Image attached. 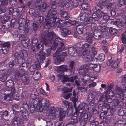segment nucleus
Instances as JSON below:
<instances>
[{
  "instance_id": "f257e3e1",
  "label": "nucleus",
  "mask_w": 126,
  "mask_h": 126,
  "mask_svg": "<svg viewBox=\"0 0 126 126\" xmlns=\"http://www.w3.org/2000/svg\"><path fill=\"white\" fill-rule=\"evenodd\" d=\"M45 35V37L42 39L40 43L37 46H35L34 42V40H32L31 48L33 51H36L38 50H43L45 47L47 56H48L50 54V50L55 49L56 47L59 44L60 47L57 48L55 53L56 57L55 63L56 64H59L64 61V58L67 54L66 52L62 53L61 52L63 45L62 40L59 37H56V34L52 31L49 32L47 31H46Z\"/></svg>"
},
{
  "instance_id": "f03ea898",
  "label": "nucleus",
  "mask_w": 126,
  "mask_h": 126,
  "mask_svg": "<svg viewBox=\"0 0 126 126\" xmlns=\"http://www.w3.org/2000/svg\"><path fill=\"white\" fill-rule=\"evenodd\" d=\"M89 108L85 104L79 105V108L76 109V111L71 117V119L74 120V122L76 123L79 121H80L81 126H85L87 122V112Z\"/></svg>"
},
{
  "instance_id": "7ed1b4c3",
  "label": "nucleus",
  "mask_w": 126,
  "mask_h": 126,
  "mask_svg": "<svg viewBox=\"0 0 126 126\" xmlns=\"http://www.w3.org/2000/svg\"><path fill=\"white\" fill-rule=\"evenodd\" d=\"M57 13L55 10L50 9L49 10L45 18V25L44 26L45 28L48 29L51 27H54L55 25L60 28L66 26V22L57 18L56 16Z\"/></svg>"
},
{
  "instance_id": "20e7f679",
  "label": "nucleus",
  "mask_w": 126,
  "mask_h": 126,
  "mask_svg": "<svg viewBox=\"0 0 126 126\" xmlns=\"http://www.w3.org/2000/svg\"><path fill=\"white\" fill-rule=\"evenodd\" d=\"M107 3H108L107 5L109 7L111 5V3L110 1L107 0H101L99 3L96 5L95 7L96 12L92 14V17H91L92 19L93 18L95 21L97 20L99 18L101 17L102 14L106 13V12H104L102 11V10L104 11L103 9H105L106 8L104 7H104L102 6H102L107 5Z\"/></svg>"
},
{
  "instance_id": "39448f33",
  "label": "nucleus",
  "mask_w": 126,
  "mask_h": 126,
  "mask_svg": "<svg viewBox=\"0 0 126 126\" xmlns=\"http://www.w3.org/2000/svg\"><path fill=\"white\" fill-rule=\"evenodd\" d=\"M104 96L102 95L99 98V101L98 102V105H96L97 107H94L92 109V111L94 114H96L98 112L100 111L99 109L102 108L103 111H106L108 110L110 108L109 104L104 103L105 98L103 97Z\"/></svg>"
},
{
  "instance_id": "423d86ee",
  "label": "nucleus",
  "mask_w": 126,
  "mask_h": 126,
  "mask_svg": "<svg viewBox=\"0 0 126 126\" xmlns=\"http://www.w3.org/2000/svg\"><path fill=\"white\" fill-rule=\"evenodd\" d=\"M71 0H65L63 1L59 4L58 9L60 11H62L64 8V7L67 9V10L70 11L72 8L77 7L78 5V3L77 0H73L70 2Z\"/></svg>"
},
{
  "instance_id": "0eeeda50",
  "label": "nucleus",
  "mask_w": 126,
  "mask_h": 126,
  "mask_svg": "<svg viewBox=\"0 0 126 126\" xmlns=\"http://www.w3.org/2000/svg\"><path fill=\"white\" fill-rule=\"evenodd\" d=\"M50 109L51 110H54L51 111V113L53 114V115H54L55 117L59 118L60 121H61L62 119L64 117L66 112L62 108L56 107L55 109L54 107H52Z\"/></svg>"
},
{
  "instance_id": "6e6552de",
  "label": "nucleus",
  "mask_w": 126,
  "mask_h": 126,
  "mask_svg": "<svg viewBox=\"0 0 126 126\" xmlns=\"http://www.w3.org/2000/svg\"><path fill=\"white\" fill-rule=\"evenodd\" d=\"M84 13H81L79 15V18L81 20L83 21L86 18V20L84 22L85 24H87L91 23L92 21V18L89 15L91 14L90 10H87L84 11Z\"/></svg>"
},
{
  "instance_id": "1a4fd4ad",
  "label": "nucleus",
  "mask_w": 126,
  "mask_h": 126,
  "mask_svg": "<svg viewBox=\"0 0 126 126\" xmlns=\"http://www.w3.org/2000/svg\"><path fill=\"white\" fill-rule=\"evenodd\" d=\"M47 4L44 2L43 4L37 6L35 7V10L31 9L29 10V13L34 16H37L39 15L40 11H42V10L45 9L46 7Z\"/></svg>"
},
{
  "instance_id": "9d476101",
  "label": "nucleus",
  "mask_w": 126,
  "mask_h": 126,
  "mask_svg": "<svg viewBox=\"0 0 126 126\" xmlns=\"http://www.w3.org/2000/svg\"><path fill=\"white\" fill-rule=\"evenodd\" d=\"M89 46V45L88 44L85 43L82 46V49L84 50L83 51V52L82 53L81 51V52L80 51L79 52H80V54H81V55H83V58L85 61H88L90 60V58L89 57H86V56L90 53L89 51L88 50Z\"/></svg>"
},
{
  "instance_id": "9b49d317",
  "label": "nucleus",
  "mask_w": 126,
  "mask_h": 126,
  "mask_svg": "<svg viewBox=\"0 0 126 126\" xmlns=\"http://www.w3.org/2000/svg\"><path fill=\"white\" fill-rule=\"evenodd\" d=\"M69 75H66V76L64 75L63 73L62 74H60L58 75V77L59 79H62V82L64 83V82L68 81L73 82L74 80L76 79H77L78 76L76 75L75 77H69Z\"/></svg>"
},
{
  "instance_id": "f8f14e48",
  "label": "nucleus",
  "mask_w": 126,
  "mask_h": 126,
  "mask_svg": "<svg viewBox=\"0 0 126 126\" xmlns=\"http://www.w3.org/2000/svg\"><path fill=\"white\" fill-rule=\"evenodd\" d=\"M107 3V5H102V6L103 7H104H104L105 8H106V9H103L104 10V11L103 10L102 11L103 12H106V13H104L102 15H103V18L105 20H108L110 18V17L108 15H105V14L106 13H109V12L107 13V11H108V7L110 8V10H109V12L111 14L112 16H114L115 14V12L114 11L112 10V7L113 5H112L111 3V5L109 7L107 5L108 3Z\"/></svg>"
},
{
  "instance_id": "ddd939ff",
  "label": "nucleus",
  "mask_w": 126,
  "mask_h": 126,
  "mask_svg": "<svg viewBox=\"0 0 126 126\" xmlns=\"http://www.w3.org/2000/svg\"><path fill=\"white\" fill-rule=\"evenodd\" d=\"M13 74H14L16 79H19L21 78L22 80L25 85H26L28 84L29 82V80L26 78L24 75H22L19 72H17L15 73L14 71L13 72Z\"/></svg>"
},
{
  "instance_id": "4468645a",
  "label": "nucleus",
  "mask_w": 126,
  "mask_h": 126,
  "mask_svg": "<svg viewBox=\"0 0 126 126\" xmlns=\"http://www.w3.org/2000/svg\"><path fill=\"white\" fill-rule=\"evenodd\" d=\"M73 95L74 96L70 98V99L71 101H72L73 102L74 104V107L75 109V111H76V109H78L79 108V105H82V104H85L87 105V106L88 107H89L88 105L87 104L83 102L79 104L78 106V108H77L76 107L77 104L76 103V102L78 101L79 98L78 96H76V92L75 90H74L73 91Z\"/></svg>"
},
{
  "instance_id": "2eb2a0df",
  "label": "nucleus",
  "mask_w": 126,
  "mask_h": 126,
  "mask_svg": "<svg viewBox=\"0 0 126 126\" xmlns=\"http://www.w3.org/2000/svg\"><path fill=\"white\" fill-rule=\"evenodd\" d=\"M91 50L92 52H91V56L89 55L90 54H89L88 55H87L86 56V57H89L90 58V60L89 61H84L85 62H91V61L95 62H96L97 60V59L95 58H93L94 57L95 55L97 53L96 50L95 49V48L92 47L91 48Z\"/></svg>"
},
{
  "instance_id": "dca6fc26",
  "label": "nucleus",
  "mask_w": 126,
  "mask_h": 126,
  "mask_svg": "<svg viewBox=\"0 0 126 126\" xmlns=\"http://www.w3.org/2000/svg\"><path fill=\"white\" fill-rule=\"evenodd\" d=\"M35 57L39 62L42 63L43 61L45 60V54L42 51H40L39 53L36 54Z\"/></svg>"
},
{
  "instance_id": "f3484780",
  "label": "nucleus",
  "mask_w": 126,
  "mask_h": 126,
  "mask_svg": "<svg viewBox=\"0 0 126 126\" xmlns=\"http://www.w3.org/2000/svg\"><path fill=\"white\" fill-rule=\"evenodd\" d=\"M30 21L29 20H27L24 22V26H23V27H24V32L27 34H30L32 32V29L29 28V25Z\"/></svg>"
},
{
  "instance_id": "a211bd4d",
  "label": "nucleus",
  "mask_w": 126,
  "mask_h": 126,
  "mask_svg": "<svg viewBox=\"0 0 126 126\" xmlns=\"http://www.w3.org/2000/svg\"><path fill=\"white\" fill-rule=\"evenodd\" d=\"M68 53L70 55L74 56H76L78 54L79 56L81 55L80 52L78 51L76 49H75L73 47H70L68 49Z\"/></svg>"
},
{
  "instance_id": "6ab92c4d",
  "label": "nucleus",
  "mask_w": 126,
  "mask_h": 126,
  "mask_svg": "<svg viewBox=\"0 0 126 126\" xmlns=\"http://www.w3.org/2000/svg\"><path fill=\"white\" fill-rule=\"evenodd\" d=\"M6 69L1 70L0 71V80L2 82L5 81L7 79V75H6Z\"/></svg>"
},
{
  "instance_id": "aec40b11",
  "label": "nucleus",
  "mask_w": 126,
  "mask_h": 126,
  "mask_svg": "<svg viewBox=\"0 0 126 126\" xmlns=\"http://www.w3.org/2000/svg\"><path fill=\"white\" fill-rule=\"evenodd\" d=\"M18 55L22 60H26V59H27L28 56L27 51L24 49L21 51L20 54H18Z\"/></svg>"
},
{
  "instance_id": "412c9836",
  "label": "nucleus",
  "mask_w": 126,
  "mask_h": 126,
  "mask_svg": "<svg viewBox=\"0 0 126 126\" xmlns=\"http://www.w3.org/2000/svg\"><path fill=\"white\" fill-rule=\"evenodd\" d=\"M125 100L126 99L124 98V96L123 93L119 94V106L122 107L124 106Z\"/></svg>"
},
{
  "instance_id": "4be33fe9",
  "label": "nucleus",
  "mask_w": 126,
  "mask_h": 126,
  "mask_svg": "<svg viewBox=\"0 0 126 126\" xmlns=\"http://www.w3.org/2000/svg\"><path fill=\"white\" fill-rule=\"evenodd\" d=\"M18 54V53H16L15 54V59L12 61L11 63L10 64V65H11L12 66H13L15 65V64L18 63L19 62V59L21 60H22L18 55L17 56Z\"/></svg>"
},
{
  "instance_id": "5701e85b",
  "label": "nucleus",
  "mask_w": 126,
  "mask_h": 126,
  "mask_svg": "<svg viewBox=\"0 0 126 126\" xmlns=\"http://www.w3.org/2000/svg\"><path fill=\"white\" fill-rule=\"evenodd\" d=\"M84 25L79 24L76 27L77 31L78 32L79 34H82L83 31V30L84 28Z\"/></svg>"
},
{
  "instance_id": "b1692460",
  "label": "nucleus",
  "mask_w": 126,
  "mask_h": 126,
  "mask_svg": "<svg viewBox=\"0 0 126 126\" xmlns=\"http://www.w3.org/2000/svg\"><path fill=\"white\" fill-rule=\"evenodd\" d=\"M87 81H86L84 80L83 83H82V85L83 86V87H79L78 89V90H80L81 92H85L87 90L88 86L86 85Z\"/></svg>"
},
{
  "instance_id": "393cba45",
  "label": "nucleus",
  "mask_w": 126,
  "mask_h": 126,
  "mask_svg": "<svg viewBox=\"0 0 126 126\" xmlns=\"http://www.w3.org/2000/svg\"><path fill=\"white\" fill-rule=\"evenodd\" d=\"M62 35L63 36H65L67 35L70 34L71 33V31L68 30L67 29L63 28L61 31Z\"/></svg>"
},
{
  "instance_id": "a878e982",
  "label": "nucleus",
  "mask_w": 126,
  "mask_h": 126,
  "mask_svg": "<svg viewBox=\"0 0 126 126\" xmlns=\"http://www.w3.org/2000/svg\"><path fill=\"white\" fill-rule=\"evenodd\" d=\"M90 68H92L94 71L96 72H99L100 69V66L99 64H94L93 66L91 65L90 66Z\"/></svg>"
},
{
  "instance_id": "bb28decb",
  "label": "nucleus",
  "mask_w": 126,
  "mask_h": 126,
  "mask_svg": "<svg viewBox=\"0 0 126 126\" xmlns=\"http://www.w3.org/2000/svg\"><path fill=\"white\" fill-rule=\"evenodd\" d=\"M11 94L10 93L9 94H8L5 95V96L4 99H6L7 97L9 98L12 97V96H14L15 92L16 91L14 88L13 87L12 88L11 91Z\"/></svg>"
},
{
  "instance_id": "cd10ccee",
  "label": "nucleus",
  "mask_w": 126,
  "mask_h": 126,
  "mask_svg": "<svg viewBox=\"0 0 126 126\" xmlns=\"http://www.w3.org/2000/svg\"><path fill=\"white\" fill-rule=\"evenodd\" d=\"M60 1V0H51L50 3L51 5V7L52 9H55L56 6V4L58 3Z\"/></svg>"
},
{
  "instance_id": "c85d7f7f",
  "label": "nucleus",
  "mask_w": 126,
  "mask_h": 126,
  "mask_svg": "<svg viewBox=\"0 0 126 126\" xmlns=\"http://www.w3.org/2000/svg\"><path fill=\"white\" fill-rule=\"evenodd\" d=\"M74 61H71L69 65V69L68 68L67 72L70 74H71V72H72L74 70Z\"/></svg>"
},
{
  "instance_id": "c756f323",
  "label": "nucleus",
  "mask_w": 126,
  "mask_h": 126,
  "mask_svg": "<svg viewBox=\"0 0 126 126\" xmlns=\"http://www.w3.org/2000/svg\"><path fill=\"white\" fill-rule=\"evenodd\" d=\"M68 68V66L65 65H63L59 67V69L61 72H67V69Z\"/></svg>"
},
{
  "instance_id": "7c9ffc66",
  "label": "nucleus",
  "mask_w": 126,
  "mask_h": 126,
  "mask_svg": "<svg viewBox=\"0 0 126 126\" xmlns=\"http://www.w3.org/2000/svg\"><path fill=\"white\" fill-rule=\"evenodd\" d=\"M34 93H33V92L31 94V97L33 100L36 99L38 95V93L36 89H34Z\"/></svg>"
},
{
  "instance_id": "2f4dec72",
  "label": "nucleus",
  "mask_w": 126,
  "mask_h": 126,
  "mask_svg": "<svg viewBox=\"0 0 126 126\" xmlns=\"http://www.w3.org/2000/svg\"><path fill=\"white\" fill-rule=\"evenodd\" d=\"M30 39L28 38H27L26 40L21 42L23 46L25 48H27L28 47Z\"/></svg>"
},
{
  "instance_id": "473e14b6",
  "label": "nucleus",
  "mask_w": 126,
  "mask_h": 126,
  "mask_svg": "<svg viewBox=\"0 0 126 126\" xmlns=\"http://www.w3.org/2000/svg\"><path fill=\"white\" fill-rule=\"evenodd\" d=\"M96 94V93L94 92H93L92 93H89L88 97V100L90 101H91V100H93L95 99H94V98L95 97V95Z\"/></svg>"
},
{
  "instance_id": "72a5a7b5",
  "label": "nucleus",
  "mask_w": 126,
  "mask_h": 126,
  "mask_svg": "<svg viewBox=\"0 0 126 126\" xmlns=\"http://www.w3.org/2000/svg\"><path fill=\"white\" fill-rule=\"evenodd\" d=\"M121 90H122L123 91L122 92L120 93L119 92V94L123 93V94L124 96V95H126V84H124V85H122V86L121 87Z\"/></svg>"
},
{
  "instance_id": "f704fd0d",
  "label": "nucleus",
  "mask_w": 126,
  "mask_h": 126,
  "mask_svg": "<svg viewBox=\"0 0 126 126\" xmlns=\"http://www.w3.org/2000/svg\"><path fill=\"white\" fill-rule=\"evenodd\" d=\"M72 87L71 89L67 87L64 86L63 87V94H65L69 92H71L72 91Z\"/></svg>"
},
{
  "instance_id": "c9c22d12",
  "label": "nucleus",
  "mask_w": 126,
  "mask_h": 126,
  "mask_svg": "<svg viewBox=\"0 0 126 126\" xmlns=\"http://www.w3.org/2000/svg\"><path fill=\"white\" fill-rule=\"evenodd\" d=\"M42 104H44V106L46 107H48L49 105V100L46 98H43L41 102Z\"/></svg>"
},
{
  "instance_id": "e433bc0d",
  "label": "nucleus",
  "mask_w": 126,
  "mask_h": 126,
  "mask_svg": "<svg viewBox=\"0 0 126 126\" xmlns=\"http://www.w3.org/2000/svg\"><path fill=\"white\" fill-rule=\"evenodd\" d=\"M124 28L123 26L122 25V21H119V33L120 32H124V30L123 29Z\"/></svg>"
},
{
  "instance_id": "4c0bfd02",
  "label": "nucleus",
  "mask_w": 126,
  "mask_h": 126,
  "mask_svg": "<svg viewBox=\"0 0 126 126\" xmlns=\"http://www.w3.org/2000/svg\"><path fill=\"white\" fill-rule=\"evenodd\" d=\"M89 110L87 112L88 115V118L89 119V122H91L94 121V118L92 116V114L90 113L89 111Z\"/></svg>"
},
{
  "instance_id": "58836bf2",
  "label": "nucleus",
  "mask_w": 126,
  "mask_h": 126,
  "mask_svg": "<svg viewBox=\"0 0 126 126\" xmlns=\"http://www.w3.org/2000/svg\"><path fill=\"white\" fill-rule=\"evenodd\" d=\"M13 82L12 80H9L7 81L6 83V86L9 88L11 87L13 85Z\"/></svg>"
},
{
  "instance_id": "ea45409f",
  "label": "nucleus",
  "mask_w": 126,
  "mask_h": 126,
  "mask_svg": "<svg viewBox=\"0 0 126 126\" xmlns=\"http://www.w3.org/2000/svg\"><path fill=\"white\" fill-rule=\"evenodd\" d=\"M0 48H1V49L0 50H1L3 54H5L8 52L9 50L8 48L7 47L1 46Z\"/></svg>"
},
{
  "instance_id": "a19ab883",
  "label": "nucleus",
  "mask_w": 126,
  "mask_h": 126,
  "mask_svg": "<svg viewBox=\"0 0 126 126\" xmlns=\"http://www.w3.org/2000/svg\"><path fill=\"white\" fill-rule=\"evenodd\" d=\"M105 55L102 53L101 54L98 56L97 59L101 61H103L105 59Z\"/></svg>"
},
{
  "instance_id": "79ce46f5",
  "label": "nucleus",
  "mask_w": 126,
  "mask_h": 126,
  "mask_svg": "<svg viewBox=\"0 0 126 126\" xmlns=\"http://www.w3.org/2000/svg\"><path fill=\"white\" fill-rule=\"evenodd\" d=\"M40 74L38 72H36L33 74V77L35 78L34 79L36 80H38L40 78Z\"/></svg>"
},
{
  "instance_id": "37998d69",
  "label": "nucleus",
  "mask_w": 126,
  "mask_h": 126,
  "mask_svg": "<svg viewBox=\"0 0 126 126\" xmlns=\"http://www.w3.org/2000/svg\"><path fill=\"white\" fill-rule=\"evenodd\" d=\"M38 19L39 21V23H40V26H39L41 27L43 22L44 18L42 16H39L38 17Z\"/></svg>"
},
{
  "instance_id": "c03bdc74",
  "label": "nucleus",
  "mask_w": 126,
  "mask_h": 126,
  "mask_svg": "<svg viewBox=\"0 0 126 126\" xmlns=\"http://www.w3.org/2000/svg\"><path fill=\"white\" fill-rule=\"evenodd\" d=\"M122 37L121 38V40L122 41V44H126V37L124 33H123L121 35Z\"/></svg>"
},
{
  "instance_id": "a18cd8bd",
  "label": "nucleus",
  "mask_w": 126,
  "mask_h": 126,
  "mask_svg": "<svg viewBox=\"0 0 126 126\" xmlns=\"http://www.w3.org/2000/svg\"><path fill=\"white\" fill-rule=\"evenodd\" d=\"M39 26H40V23L38 24V23L37 22H34L33 25V27L34 30L35 31L37 28H40V27H39Z\"/></svg>"
},
{
  "instance_id": "49530a36",
  "label": "nucleus",
  "mask_w": 126,
  "mask_h": 126,
  "mask_svg": "<svg viewBox=\"0 0 126 126\" xmlns=\"http://www.w3.org/2000/svg\"><path fill=\"white\" fill-rule=\"evenodd\" d=\"M63 102L65 104L66 106H68L69 108H71L72 107V103L71 102H68L67 101H64Z\"/></svg>"
},
{
  "instance_id": "de8ad7c7",
  "label": "nucleus",
  "mask_w": 126,
  "mask_h": 126,
  "mask_svg": "<svg viewBox=\"0 0 126 126\" xmlns=\"http://www.w3.org/2000/svg\"><path fill=\"white\" fill-rule=\"evenodd\" d=\"M72 95V94L70 93L65 94H63L62 96L64 97L65 99H67L69 98Z\"/></svg>"
},
{
  "instance_id": "09e8293b",
  "label": "nucleus",
  "mask_w": 126,
  "mask_h": 126,
  "mask_svg": "<svg viewBox=\"0 0 126 126\" xmlns=\"http://www.w3.org/2000/svg\"><path fill=\"white\" fill-rule=\"evenodd\" d=\"M17 118L16 117H15L14 119L13 123L12 124L13 126H19V124Z\"/></svg>"
},
{
  "instance_id": "8fccbe9b",
  "label": "nucleus",
  "mask_w": 126,
  "mask_h": 126,
  "mask_svg": "<svg viewBox=\"0 0 126 126\" xmlns=\"http://www.w3.org/2000/svg\"><path fill=\"white\" fill-rule=\"evenodd\" d=\"M101 110H102V112L101 113H100V117H101L102 118H104V117L105 116V113L107 112L108 111V110L106 111H103L102 109V108L101 109H99V110H100V111L99 112H98L96 114H97L98 113H99L101 111Z\"/></svg>"
},
{
  "instance_id": "3c124183",
  "label": "nucleus",
  "mask_w": 126,
  "mask_h": 126,
  "mask_svg": "<svg viewBox=\"0 0 126 126\" xmlns=\"http://www.w3.org/2000/svg\"><path fill=\"white\" fill-rule=\"evenodd\" d=\"M25 20L23 18H21L18 20V23L20 25V26L22 27L24 26Z\"/></svg>"
},
{
  "instance_id": "603ef678",
  "label": "nucleus",
  "mask_w": 126,
  "mask_h": 126,
  "mask_svg": "<svg viewBox=\"0 0 126 126\" xmlns=\"http://www.w3.org/2000/svg\"><path fill=\"white\" fill-rule=\"evenodd\" d=\"M93 38L90 35H88L86 38L87 41L89 43H91L92 42Z\"/></svg>"
},
{
  "instance_id": "864d4df0",
  "label": "nucleus",
  "mask_w": 126,
  "mask_h": 126,
  "mask_svg": "<svg viewBox=\"0 0 126 126\" xmlns=\"http://www.w3.org/2000/svg\"><path fill=\"white\" fill-rule=\"evenodd\" d=\"M126 4V0H119V6H121Z\"/></svg>"
},
{
  "instance_id": "5fc2aeb1",
  "label": "nucleus",
  "mask_w": 126,
  "mask_h": 126,
  "mask_svg": "<svg viewBox=\"0 0 126 126\" xmlns=\"http://www.w3.org/2000/svg\"><path fill=\"white\" fill-rule=\"evenodd\" d=\"M125 45L124 44H122L120 45V47L119 50V53L120 54L124 50Z\"/></svg>"
},
{
  "instance_id": "6e6d98bb",
  "label": "nucleus",
  "mask_w": 126,
  "mask_h": 126,
  "mask_svg": "<svg viewBox=\"0 0 126 126\" xmlns=\"http://www.w3.org/2000/svg\"><path fill=\"white\" fill-rule=\"evenodd\" d=\"M6 9L5 6H0V14L5 12L6 11Z\"/></svg>"
},
{
  "instance_id": "4d7b16f0",
  "label": "nucleus",
  "mask_w": 126,
  "mask_h": 126,
  "mask_svg": "<svg viewBox=\"0 0 126 126\" xmlns=\"http://www.w3.org/2000/svg\"><path fill=\"white\" fill-rule=\"evenodd\" d=\"M89 77V78L88 79H87V80H85V81H87V82H88L89 83H90V82L92 81H93L94 79V76L92 77H89V76L88 75H87L85 77V78L86 77Z\"/></svg>"
},
{
  "instance_id": "13d9d810",
  "label": "nucleus",
  "mask_w": 126,
  "mask_h": 126,
  "mask_svg": "<svg viewBox=\"0 0 126 126\" xmlns=\"http://www.w3.org/2000/svg\"><path fill=\"white\" fill-rule=\"evenodd\" d=\"M95 99L93 100H91V101H90L89 102V104L90 106H93L94 105V106L92 108L94 107V108H95V107H97L96 105H97L96 104L95 102Z\"/></svg>"
},
{
  "instance_id": "bf43d9fd",
  "label": "nucleus",
  "mask_w": 126,
  "mask_h": 126,
  "mask_svg": "<svg viewBox=\"0 0 126 126\" xmlns=\"http://www.w3.org/2000/svg\"><path fill=\"white\" fill-rule=\"evenodd\" d=\"M27 38H26L25 35L24 34H21L20 36L19 39L21 41V42L22 41L26 40V39Z\"/></svg>"
},
{
  "instance_id": "052dcab7",
  "label": "nucleus",
  "mask_w": 126,
  "mask_h": 126,
  "mask_svg": "<svg viewBox=\"0 0 126 126\" xmlns=\"http://www.w3.org/2000/svg\"><path fill=\"white\" fill-rule=\"evenodd\" d=\"M125 115L124 111L122 109H120L119 110V116H123Z\"/></svg>"
},
{
  "instance_id": "680f3d73",
  "label": "nucleus",
  "mask_w": 126,
  "mask_h": 126,
  "mask_svg": "<svg viewBox=\"0 0 126 126\" xmlns=\"http://www.w3.org/2000/svg\"><path fill=\"white\" fill-rule=\"evenodd\" d=\"M98 125V122L96 121H94L90 123V126H97Z\"/></svg>"
},
{
  "instance_id": "e2e57ef3",
  "label": "nucleus",
  "mask_w": 126,
  "mask_h": 126,
  "mask_svg": "<svg viewBox=\"0 0 126 126\" xmlns=\"http://www.w3.org/2000/svg\"><path fill=\"white\" fill-rule=\"evenodd\" d=\"M27 66V64L25 62H23L20 65L19 67V68L20 70H22V71H24V69L23 68H21V67H25Z\"/></svg>"
},
{
  "instance_id": "0e129e2a",
  "label": "nucleus",
  "mask_w": 126,
  "mask_h": 126,
  "mask_svg": "<svg viewBox=\"0 0 126 126\" xmlns=\"http://www.w3.org/2000/svg\"><path fill=\"white\" fill-rule=\"evenodd\" d=\"M68 15V13L66 12H63L61 13V16L63 17H65Z\"/></svg>"
},
{
  "instance_id": "69168bd1",
  "label": "nucleus",
  "mask_w": 126,
  "mask_h": 126,
  "mask_svg": "<svg viewBox=\"0 0 126 126\" xmlns=\"http://www.w3.org/2000/svg\"><path fill=\"white\" fill-rule=\"evenodd\" d=\"M1 46L7 47L8 48L10 46V43L9 42H8L5 43L3 44H1Z\"/></svg>"
},
{
  "instance_id": "338daca9",
  "label": "nucleus",
  "mask_w": 126,
  "mask_h": 126,
  "mask_svg": "<svg viewBox=\"0 0 126 126\" xmlns=\"http://www.w3.org/2000/svg\"><path fill=\"white\" fill-rule=\"evenodd\" d=\"M105 97L106 99L105 100L107 102L109 103H110L112 101V100L109 96H108L106 94L105 95Z\"/></svg>"
},
{
  "instance_id": "774afa93",
  "label": "nucleus",
  "mask_w": 126,
  "mask_h": 126,
  "mask_svg": "<svg viewBox=\"0 0 126 126\" xmlns=\"http://www.w3.org/2000/svg\"><path fill=\"white\" fill-rule=\"evenodd\" d=\"M110 116H108L106 117L105 121V122L106 123H108L110 122Z\"/></svg>"
}]
</instances>
